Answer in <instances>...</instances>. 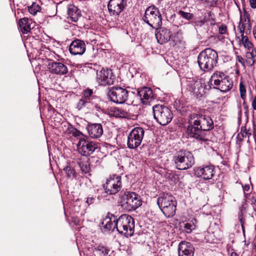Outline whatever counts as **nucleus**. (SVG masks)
I'll return each mask as SVG.
<instances>
[{"mask_svg": "<svg viewBox=\"0 0 256 256\" xmlns=\"http://www.w3.org/2000/svg\"><path fill=\"white\" fill-rule=\"evenodd\" d=\"M244 204H245L244 202H243L242 206L240 208V214H242V216H244V211H245V208L244 206Z\"/></svg>", "mask_w": 256, "mask_h": 256, "instance_id": "obj_53", "label": "nucleus"}, {"mask_svg": "<svg viewBox=\"0 0 256 256\" xmlns=\"http://www.w3.org/2000/svg\"><path fill=\"white\" fill-rule=\"evenodd\" d=\"M95 199L93 197H88L86 200V202L88 204H91L94 202Z\"/></svg>", "mask_w": 256, "mask_h": 256, "instance_id": "obj_48", "label": "nucleus"}, {"mask_svg": "<svg viewBox=\"0 0 256 256\" xmlns=\"http://www.w3.org/2000/svg\"><path fill=\"white\" fill-rule=\"evenodd\" d=\"M236 60H237L240 63L242 66H244V61L243 58L240 56H236Z\"/></svg>", "mask_w": 256, "mask_h": 256, "instance_id": "obj_49", "label": "nucleus"}, {"mask_svg": "<svg viewBox=\"0 0 256 256\" xmlns=\"http://www.w3.org/2000/svg\"><path fill=\"white\" fill-rule=\"evenodd\" d=\"M96 148L94 145H77L78 152L84 156H90Z\"/></svg>", "mask_w": 256, "mask_h": 256, "instance_id": "obj_29", "label": "nucleus"}, {"mask_svg": "<svg viewBox=\"0 0 256 256\" xmlns=\"http://www.w3.org/2000/svg\"><path fill=\"white\" fill-rule=\"evenodd\" d=\"M140 196L136 192H126L122 196L120 204L123 209L130 212L136 210L142 205Z\"/></svg>", "mask_w": 256, "mask_h": 256, "instance_id": "obj_7", "label": "nucleus"}, {"mask_svg": "<svg viewBox=\"0 0 256 256\" xmlns=\"http://www.w3.org/2000/svg\"><path fill=\"white\" fill-rule=\"evenodd\" d=\"M177 14L183 18L190 20L194 18V15L190 12H185L182 10H180L177 12Z\"/></svg>", "mask_w": 256, "mask_h": 256, "instance_id": "obj_39", "label": "nucleus"}, {"mask_svg": "<svg viewBox=\"0 0 256 256\" xmlns=\"http://www.w3.org/2000/svg\"><path fill=\"white\" fill-rule=\"evenodd\" d=\"M129 116L128 112L126 110L118 108V118H127Z\"/></svg>", "mask_w": 256, "mask_h": 256, "instance_id": "obj_41", "label": "nucleus"}, {"mask_svg": "<svg viewBox=\"0 0 256 256\" xmlns=\"http://www.w3.org/2000/svg\"><path fill=\"white\" fill-rule=\"evenodd\" d=\"M252 106L254 110H256V96L254 97L252 102Z\"/></svg>", "mask_w": 256, "mask_h": 256, "instance_id": "obj_52", "label": "nucleus"}, {"mask_svg": "<svg viewBox=\"0 0 256 256\" xmlns=\"http://www.w3.org/2000/svg\"><path fill=\"white\" fill-rule=\"evenodd\" d=\"M218 60L217 52L210 48L202 51L198 57V62L201 70L209 72L216 66Z\"/></svg>", "mask_w": 256, "mask_h": 256, "instance_id": "obj_2", "label": "nucleus"}, {"mask_svg": "<svg viewBox=\"0 0 256 256\" xmlns=\"http://www.w3.org/2000/svg\"><path fill=\"white\" fill-rule=\"evenodd\" d=\"M241 36V42L245 48L248 51L254 48V46L252 42L246 36H244V33H240Z\"/></svg>", "mask_w": 256, "mask_h": 256, "instance_id": "obj_33", "label": "nucleus"}, {"mask_svg": "<svg viewBox=\"0 0 256 256\" xmlns=\"http://www.w3.org/2000/svg\"><path fill=\"white\" fill-rule=\"evenodd\" d=\"M115 76L112 70L102 68L96 74V81L101 86H110L113 84Z\"/></svg>", "mask_w": 256, "mask_h": 256, "instance_id": "obj_11", "label": "nucleus"}, {"mask_svg": "<svg viewBox=\"0 0 256 256\" xmlns=\"http://www.w3.org/2000/svg\"><path fill=\"white\" fill-rule=\"evenodd\" d=\"M64 170L68 178H76V172L72 168L70 164H68L64 168Z\"/></svg>", "mask_w": 256, "mask_h": 256, "instance_id": "obj_37", "label": "nucleus"}, {"mask_svg": "<svg viewBox=\"0 0 256 256\" xmlns=\"http://www.w3.org/2000/svg\"><path fill=\"white\" fill-rule=\"evenodd\" d=\"M202 1L206 3L208 6H214L218 0H201Z\"/></svg>", "mask_w": 256, "mask_h": 256, "instance_id": "obj_45", "label": "nucleus"}, {"mask_svg": "<svg viewBox=\"0 0 256 256\" xmlns=\"http://www.w3.org/2000/svg\"><path fill=\"white\" fill-rule=\"evenodd\" d=\"M194 248L190 242L182 241L179 244L178 256H194Z\"/></svg>", "mask_w": 256, "mask_h": 256, "instance_id": "obj_19", "label": "nucleus"}, {"mask_svg": "<svg viewBox=\"0 0 256 256\" xmlns=\"http://www.w3.org/2000/svg\"><path fill=\"white\" fill-rule=\"evenodd\" d=\"M86 129L90 136L93 138H100L103 134L102 126L100 124H88Z\"/></svg>", "mask_w": 256, "mask_h": 256, "instance_id": "obj_20", "label": "nucleus"}, {"mask_svg": "<svg viewBox=\"0 0 256 256\" xmlns=\"http://www.w3.org/2000/svg\"><path fill=\"white\" fill-rule=\"evenodd\" d=\"M120 176L115 174L110 176L103 185L105 192L107 194H114L118 193L122 188Z\"/></svg>", "mask_w": 256, "mask_h": 256, "instance_id": "obj_9", "label": "nucleus"}, {"mask_svg": "<svg viewBox=\"0 0 256 256\" xmlns=\"http://www.w3.org/2000/svg\"><path fill=\"white\" fill-rule=\"evenodd\" d=\"M202 88V85L200 83L198 82H194L193 84H191V86L190 88V90L196 96H198L199 94H201L200 89Z\"/></svg>", "mask_w": 256, "mask_h": 256, "instance_id": "obj_36", "label": "nucleus"}, {"mask_svg": "<svg viewBox=\"0 0 256 256\" xmlns=\"http://www.w3.org/2000/svg\"><path fill=\"white\" fill-rule=\"evenodd\" d=\"M242 232L244 234V232H245V230H244V226H243V227H242Z\"/></svg>", "mask_w": 256, "mask_h": 256, "instance_id": "obj_60", "label": "nucleus"}, {"mask_svg": "<svg viewBox=\"0 0 256 256\" xmlns=\"http://www.w3.org/2000/svg\"><path fill=\"white\" fill-rule=\"evenodd\" d=\"M239 90L240 93V98L243 100V105H244L246 104V86L242 82H240V86H239Z\"/></svg>", "mask_w": 256, "mask_h": 256, "instance_id": "obj_38", "label": "nucleus"}, {"mask_svg": "<svg viewBox=\"0 0 256 256\" xmlns=\"http://www.w3.org/2000/svg\"><path fill=\"white\" fill-rule=\"evenodd\" d=\"M81 16V11L77 6L74 4L68 5L66 18L69 23L77 22Z\"/></svg>", "mask_w": 256, "mask_h": 256, "instance_id": "obj_18", "label": "nucleus"}, {"mask_svg": "<svg viewBox=\"0 0 256 256\" xmlns=\"http://www.w3.org/2000/svg\"><path fill=\"white\" fill-rule=\"evenodd\" d=\"M70 134L78 140V144H84L86 142H89L88 137L86 135H84L75 128H71Z\"/></svg>", "mask_w": 256, "mask_h": 256, "instance_id": "obj_26", "label": "nucleus"}, {"mask_svg": "<svg viewBox=\"0 0 256 256\" xmlns=\"http://www.w3.org/2000/svg\"><path fill=\"white\" fill-rule=\"evenodd\" d=\"M28 10L32 15H36V13L40 10V6L36 2L28 6Z\"/></svg>", "mask_w": 256, "mask_h": 256, "instance_id": "obj_40", "label": "nucleus"}, {"mask_svg": "<svg viewBox=\"0 0 256 256\" xmlns=\"http://www.w3.org/2000/svg\"><path fill=\"white\" fill-rule=\"evenodd\" d=\"M206 20H196L194 22L195 26H202L205 23Z\"/></svg>", "mask_w": 256, "mask_h": 256, "instance_id": "obj_46", "label": "nucleus"}, {"mask_svg": "<svg viewBox=\"0 0 256 256\" xmlns=\"http://www.w3.org/2000/svg\"><path fill=\"white\" fill-rule=\"evenodd\" d=\"M216 88L220 90L223 92H226L230 90L233 86V82L228 75L220 84Z\"/></svg>", "mask_w": 256, "mask_h": 256, "instance_id": "obj_25", "label": "nucleus"}, {"mask_svg": "<svg viewBox=\"0 0 256 256\" xmlns=\"http://www.w3.org/2000/svg\"><path fill=\"white\" fill-rule=\"evenodd\" d=\"M143 104H148L154 99V94L151 88L144 87L138 92Z\"/></svg>", "mask_w": 256, "mask_h": 256, "instance_id": "obj_23", "label": "nucleus"}, {"mask_svg": "<svg viewBox=\"0 0 256 256\" xmlns=\"http://www.w3.org/2000/svg\"><path fill=\"white\" fill-rule=\"evenodd\" d=\"M238 218L240 222V225L242 227H243V226L244 224V216L242 214H238Z\"/></svg>", "mask_w": 256, "mask_h": 256, "instance_id": "obj_47", "label": "nucleus"}, {"mask_svg": "<svg viewBox=\"0 0 256 256\" xmlns=\"http://www.w3.org/2000/svg\"><path fill=\"white\" fill-rule=\"evenodd\" d=\"M96 107V106L92 104L90 100L83 98L79 100L76 105V108L78 110H94Z\"/></svg>", "mask_w": 256, "mask_h": 256, "instance_id": "obj_27", "label": "nucleus"}, {"mask_svg": "<svg viewBox=\"0 0 256 256\" xmlns=\"http://www.w3.org/2000/svg\"><path fill=\"white\" fill-rule=\"evenodd\" d=\"M154 119L162 126H166L172 120L173 114L166 106L163 104H156L152 106Z\"/></svg>", "mask_w": 256, "mask_h": 256, "instance_id": "obj_6", "label": "nucleus"}, {"mask_svg": "<svg viewBox=\"0 0 256 256\" xmlns=\"http://www.w3.org/2000/svg\"><path fill=\"white\" fill-rule=\"evenodd\" d=\"M19 26L22 32L24 34H27L30 30V26L28 24V18H24L19 20Z\"/></svg>", "mask_w": 256, "mask_h": 256, "instance_id": "obj_32", "label": "nucleus"}, {"mask_svg": "<svg viewBox=\"0 0 256 256\" xmlns=\"http://www.w3.org/2000/svg\"><path fill=\"white\" fill-rule=\"evenodd\" d=\"M238 256V254L235 252H232V254H231V256Z\"/></svg>", "mask_w": 256, "mask_h": 256, "instance_id": "obj_58", "label": "nucleus"}, {"mask_svg": "<svg viewBox=\"0 0 256 256\" xmlns=\"http://www.w3.org/2000/svg\"><path fill=\"white\" fill-rule=\"evenodd\" d=\"M142 19L152 28L157 29L162 25V14L158 8L154 5L146 8Z\"/></svg>", "mask_w": 256, "mask_h": 256, "instance_id": "obj_5", "label": "nucleus"}, {"mask_svg": "<svg viewBox=\"0 0 256 256\" xmlns=\"http://www.w3.org/2000/svg\"><path fill=\"white\" fill-rule=\"evenodd\" d=\"M48 68L49 72L54 74L62 76L68 72L67 66L62 62H50L48 64Z\"/></svg>", "mask_w": 256, "mask_h": 256, "instance_id": "obj_14", "label": "nucleus"}, {"mask_svg": "<svg viewBox=\"0 0 256 256\" xmlns=\"http://www.w3.org/2000/svg\"><path fill=\"white\" fill-rule=\"evenodd\" d=\"M116 230L119 234L128 238L132 236L134 232V220L130 216L123 214L116 218Z\"/></svg>", "mask_w": 256, "mask_h": 256, "instance_id": "obj_4", "label": "nucleus"}, {"mask_svg": "<svg viewBox=\"0 0 256 256\" xmlns=\"http://www.w3.org/2000/svg\"><path fill=\"white\" fill-rule=\"evenodd\" d=\"M139 145H128V147L130 148H137Z\"/></svg>", "mask_w": 256, "mask_h": 256, "instance_id": "obj_57", "label": "nucleus"}, {"mask_svg": "<svg viewBox=\"0 0 256 256\" xmlns=\"http://www.w3.org/2000/svg\"><path fill=\"white\" fill-rule=\"evenodd\" d=\"M218 32L221 34H226L228 35V28L224 24L220 26L218 28Z\"/></svg>", "mask_w": 256, "mask_h": 256, "instance_id": "obj_44", "label": "nucleus"}, {"mask_svg": "<svg viewBox=\"0 0 256 256\" xmlns=\"http://www.w3.org/2000/svg\"><path fill=\"white\" fill-rule=\"evenodd\" d=\"M250 4L252 8H256V0H250Z\"/></svg>", "mask_w": 256, "mask_h": 256, "instance_id": "obj_51", "label": "nucleus"}, {"mask_svg": "<svg viewBox=\"0 0 256 256\" xmlns=\"http://www.w3.org/2000/svg\"><path fill=\"white\" fill-rule=\"evenodd\" d=\"M89 158L85 157L80 158L78 161V164L82 172L88 174L90 170V164L88 162Z\"/></svg>", "mask_w": 256, "mask_h": 256, "instance_id": "obj_30", "label": "nucleus"}, {"mask_svg": "<svg viewBox=\"0 0 256 256\" xmlns=\"http://www.w3.org/2000/svg\"><path fill=\"white\" fill-rule=\"evenodd\" d=\"M92 93L93 92L92 90L88 88L83 92L84 97L82 98L90 100L89 98L92 96Z\"/></svg>", "mask_w": 256, "mask_h": 256, "instance_id": "obj_43", "label": "nucleus"}, {"mask_svg": "<svg viewBox=\"0 0 256 256\" xmlns=\"http://www.w3.org/2000/svg\"><path fill=\"white\" fill-rule=\"evenodd\" d=\"M226 74L222 72L219 70L215 71L212 75L210 80V84H214V88H216L226 78Z\"/></svg>", "mask_w": 256, "mask_h": 256, "instance_id": "obj_24", "label": "nucleus"}, {"mask_svg": "<svg viewBox=\"0 0 256 256\" xmlns=\"http://www.w3.org/2000/svg\"><path fill=\"white\" fill-rule=\"evenodd\" d=\"M214 174V166H206L203 168H197L194 170V174L196 177L200 178L204 180H208L212 178Z\"/></svg>", "mask_w": 256, "mask_h": 256, "instance_id": "obj_15", "label": "nucleus"}, {"mask_svg": "<svg viewBox=\"0 0 256 256\" xmlns=\"http://www.w3.org/2000/svg\"><path fill=\"white\" fill-rule=\"evenodd\" d=\"M250 188V186L248 184H245L243 187V190L244 192H248Z\"/></svg>", "mask_w": 256, "mask_h": 256, "instance_id": "obj_55", "label": "nucleus"}, {"mask_svg": "<svg viewBox=\"0 0 256 256\" xmlns=\"http://www.w3.org/2000/svg\"><path fill=\"white\" fill-rule=\"evenodd\" d=\"M254 140H255V142L256 144V132H254Z\"/></svg>", "mask_w": 256, "mask_h": 256, "instance_id": "obj_59", "label": "nucleus"}, {"mask_svg": "<svg viewBox=\"0 0 256 256\" xmlns=\"http://www.w3.org/2000/svg\"><path fill=\"white\" fill-rule=\"evenodd\" d=\"M195 222L196 220L194 219L192 220L181 222L180 223V228L186 233H190L196 228Z\"/></svg>", "mask_w": 256, "mask_h": 256, "instance_id": "obj_28", "label": "nucleus"}, {"mask_svg": "<svg viewBox=\"0 0 256 256\" xmlns=\"http://www.w3.org/2000/svg\"><path fill=\"white\" fill-rule=\"evenodd\" d=\"M240 33H246L248 34L251 32L252 24L250 14L244 10L243 16H240L239 24L238 26Z\"/></svg>", "mask_w": 256, "mask_h": 256, "instance_id": "obj_13", "label": "nucleus"}, {"mask_svg": "<svg viewBox=\"0 0 256 256\" xmlns=\"http://www.w3.org/2000/svg\"><path fill=\"white\" fill-rule=\"evenodd\" d=\"M157 203L166 216L170 218L175 214L176 202L172 196L162 194L158 198Z\"/></svg>", "mask_w": 256, "mask_h": 256, "instance_id": "obj_3", "label": "nucleus"}, {"mask_svg": "<svg viewBox=\"0 0 256 256\" xmlns=\"http://www.w3.org/2000/svg\"><path fill=\"white\" fill-rule=\"evenodd\" d=\"M144 131L140 127L134 128L127 136V144H140Z\"/></svg>", "mask_w": 256, "mask_h": 256, "instance_id": "obj_16", "label": "nucleus"}, {"mask_svg": "<svg viewBox=\"0 0 256 256\" xmlns=\"http://www.w3.org/2000/svg\"><path fill=\"white\" fill-rule=\"evenodd\" d=\"M212 234H209L208 232L206 234L205 236V240H206V242H212V240H211L210 238H209V236H212Z\"/></svg>", "mask_w": 256, "mask_h": 256, "instance_id": "obj_54", "label": "nucleus"}, {"mask_svg": "<svg viewBox=\"0 0 256 256\" xmlns=\"http://www.w3.org/2000/svg\"><path fill=\"white\" fill-rule=\"evenodd\" d=\"M209 148H210L212 150H213V149H212V146H209Z\"/></svg>", "mask_w": 256, "mask_h": 256, "instance_id": "obj_61", "label": "nucleus"}, {"mask_svg": "<svg viewBox=\"0 0 256 256\" xmlns=\"http://www.w3.org/2000/svg\"><path fill=\"white\" fill-rule=\"evenodd\" d=\"M246 55V62L250 66L256 64V49L254 48L247 52Z\"/></svg>", "mask_w": 256, "mask_h": 256, "instance_id": "obj_31", "label": "nucleus"}, {"mask_svg": "<svg viewBox=\"0 0 256 256\" xmlns=\"http://www.w3.org/2000/svg\"><path fill=\"white\" fill-rule=\"evenodd\" d=\"M228 161L226 159L224 160L221 162V164H222V165L225 166H228Z\"/></svg>", "mask_w": 256, "mask_h": 256, "instance_id": "obj_56", "label": "nucleus"}, {"mask_svg": "<svg viewBox=\"0 0 256 256\" xmlns=\"http://www.w3.org/2000/svg\"><path fill=\"white\" fill-rule=\"evenodd\" d=\"M128 94V91L121 87H112L108 92V96L111 101L120 104H124L126 101Z\"/></svg>", "mask_w": 256, "mask_h": 256, "instance_id": "obj_10", "label": "nucleus"}, {"mask_svg": "<svg viewBox=\"0 0 256 256\" xmlns=\"http://www.w3.org/2000/svg\"><path fill=\"white\" fill-rule=\"evenodd\" d=\"M127 6L126 0H110L108 8L110 14L113 16H118Z\"/></svg>", "mask_w": 256, "mask_h": 256, "instance_id": "obj_12", "label": "nucleus"}, {"mask_svg": "<svg viewBox=\"0 0 256 256\" xmlns=\"http://www.w3.org/2000/svg\"><path fill=\"white\" fill-rule=\"evenodd\" d=\"M182 35V32L180 30H179L174 32L173 35L171 34L170 38L175 44H180L183 40Z\"/></svg>", "mask_w": 256, "mask_h": 256, "instance_id": "obj_35", "label": "nucleus"}, {"mask_svg": "<svg viewBox=\"0 0 256 256\" xmlns=\"http://www.w3.org/2000/svg\"><path fill=\"white\" fill-rule=\"evenodd\" d=\"M248 136V134L246 132H240V134H238V138L239 139H241V137H242L243 138H246V136Z\"/></svg>", "mask_w": 256, "mask_h": 256, "instance_id": "obj_50", "label": "nucleus"}, {"mask_svg": "<svg viewBox=\"0 0 256 256\" xmlns=\"http://www.w3.org/2000/svg\"><path fill=\"white\" fill-rule=\"evenodd\" d=\"M174 161L177 168L180 170H187L191 168L194 164V159L192 154L186 150L178 152Z\"/></svg>", "mask_w": 256, "mask_h": 256, "instance_id": "obj_8", "label": "nucleus"}, {"mask_svg": "<svg viewBox=\"0 0 256 256\" xmlns=\"http://www.w3.org/2000/svg\"><path fill=\"white\" fill-rule=\"evenodd\" d=\"M86 44L80 40H76L72 42L70 46V53L73 55H82L86 51Z\"/></svg>", "mask_w": 256, "mask_h": 256, "instance_id": "obj_17", "label": "nucleus"}, {"mask_svg": "<svg viewBox=\"0 0 256 256\" xmlns=\"http://www.w3.org/2000/svg\"><path fill=\"white\" fill-rule=\"evenodd\" d=\"M214 128L212 119L208 116L193 113L189 116L187 130L190 136L201 142H206L204 131H208Z\"/></svg>", "mask_w": 256, "mask_h": 256, "instance_id": "obj_1", "label": "nucleus"}, {"mask_svg": "<svg viewBox=\"0 0 256 256\" xmlns=\"http://www.w3.org/2000/svg\"><path fill=\"white\" fill-rule=\"evenodd\" d=\"M156 37L158 42L160 44H164L168 42L171 38L170 30L166 28L156 29Z\"/></svg>", "mask_w": 256, "mask_h": 256, "instance_id": "obj_21", "label": "nucleus"}, {"mask_svg": "<svg viewBox=\"0 0 256 256\" xmlns=\"http://www.w3.org/2000/svg\"><path fill=\"white\" fill-rule=\"evenodd\" d=\"M110 252V250L103 246H98L94 248L95 256H106Z\"/></svg>", "mask_w": 256, "mask_h": 256, "instance_id": "obj_34", "label": "nucleus"}, {"mask_svg": "<svg viewBox=\"0 0 256 256\" xmlns=\"http://www.w3.org/2000/svg\"><path fill=\"white\" fill-rule=\"evenodd\" d=\"M116 216L108 212L103 220L102 224L106 230L114 231L115 228L116 229Z\"/></svg>", "mask_w": 256, "mask_h": 256, "instance_id": "obj_22", "label": "nucleus"}, {"mask_svg": "<svg viewBox=\"0 0 256 256\" xmlns=\"http://www.w3.org/2000/svg\"><path fill=\"white\" fill-rule=\"evenodd\" d=\"M118 108L117 107H112L108 110V114L118 118Z\"/></svg>", "mask_w": 256, "mask_h": 256, "instance_id": "obj_42", "label": "nucleus"}]
</instances>
